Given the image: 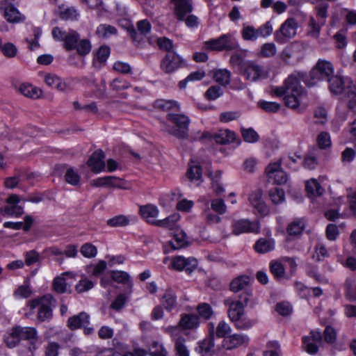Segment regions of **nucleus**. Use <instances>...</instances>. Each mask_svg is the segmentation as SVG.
<instances>
[{"label": "nucleus", "mask_w": 356, "mask_h": 356, "mask_svg": "<svg viewBox=\"0 0 356 356\" xmlns=\"http://www.w3.org/2000/svg\"><path fill=\"white\" fill-rule=\"evenodd\" d=\"M200 321L197 315L194 314H183L177 326H170L165 332L170 334L175 343L176 356H190L186 346V339L182 336L179 327L184 330H193L199 326Z\"/></svg>", "instance_id": "nucleus-1"}, {"label": "nucleus", "mask_w": 356, "mask_h": 356, "mask_svg": "<svg viewBox=\"0 0 356 356\" xmlns=\"http://www.w3.org/2000/svg\"><path fill=\"white\" fill-rule=\"evenodd\" d=\"M54 39L64 42L67 51L76 50L80 56L88 54L91 50V44L87 39H80V35L74 30L66 31L61 28L55 27L52 30Z\"/></svg>", "instance_id": "nucleus-2"}, {"label": "nucleus", "mask_w": 356, "mask_h": 356, "mask_svg": "<svg viewBox=\"0 0 356 356\" xmlns=\"http://www.w3.org/2000/svg\"><path fill=\"white\" fill-rule=\"evenodd\" d=\"M327 82L330 92L334 95L343 92V97L348 101L349 109L356 113V82L344 80L338 75H333Z\"/></svg>", "instance_id": "nucleus-3"}, {"label": "nucleus", "mask_w": 356, "mask_h": 356, "mask_svg": "<svg viewBox=\"0 0 356 356\" xmlns=\"http://www.w3.org/2000/svg\"><path fill=\"white\" fill-rule=\"evenodd\" d=\"M167 120L175 124V128L168 129L167 131L180 139L188 138V125L190 120L188 116L180 113H168Z\"/></svg>", "instance_id": "nucleus-4"}, {"label": "nucleus", "mask_w": 356, "mask_h": 356, "mask_svg": "<svg viewBox=\"0 0 356 356\" xmlns=\"http://www.w3.org/2000/svg\"><path fill=\"white\" fill-rule=\"evenodd\" d=\"M203 48L211 51H232L239 48V44L232 34H223L218 38L204 42Z\"/></svg>", "instance_id": "nucleus-5"}, {"label": "nucleus", "mask_w": 356, "mask_h": 356, "mask_svg": "<svg viewBox=\"0 0 356 356\" xmlns=\"http://www.w3.org/2000/svg\"><path fill=\"white\" fill-rule=\"evenodd\" d=\"M334 68L332 64L326 60H319L316 66L311 70L309 76L310 80L304 81L309 86H314L318 81H328L333 76Z\"/></svg>", "instance_id": "nucleus-6"}, {"label": "nucleus", "mask_w": 356, "mask_h": 356, "mask_svg": "<svg viewBox=\"0 0 356 356\" xmlns=\"http://www.w3.org/2000/svg\"><path fill=\"white\" fill-rule=\"evenodd\" d=\"M306 74L302 72H294L290 74L284 81V85L280 87H275L272 89L274 95L282 97L291 92L292 91H300V82L304 81Z\"/></svg>", "instance_id": "nucleus-7"}, {"label": "nucleus", "mask_w": 356, "mask_h": 356, "mask_svg": "<svg viewBox=\"0 0 356 356\" xmlns=\"http://www.w3.org/2000/svg\"><path fill=\"white\" fill-rule=\"evenodd\" d=\"M305 49L302 43L296 42L286 47L281 52L280 56L286 65H295L304 58Z\"/></svg>", "instance_id": "nucleus-8"}, {"label": "nucleus", "mask_w": 356, "mask_h": 356, "mask_svg": "<svg viewBox=\"0 0 356 356\" xmlns=\"http://www.w3.org/2000/svg\"><path fill=\"white\" fill-rule=\"evenodd\" d=\"M241 74L250 81H257L267 77L264 67L253 60L243 62L240 68Z\"/></svg>", "instance_id": "nucleus-9"}, {"label": "nucleus", "mask_w": 356, "mask_h": 356, "mask_svg": "<svg viewBox=\"0 0 356 356\" xmlns=\"http://www.w3.org/2000/svg\"><path fill=\"white\" fill-rule=\"evenodd\" d=\"M175 4V14L179 21L197 22V17L191 15L193 10L192 0H172Z\"/></svg>", "instance_id": "nucleus-10"}, {"label": "nucleus", "mask_w": 356, "mask_h": 356, "mask_svg": "<svg viewBox=\"0 0 356 356\" xmlns=\"http://www.w3.org/2000/svg\"><path fill=\"white\" fill-rule=\"evenodd\" d=\"M184 65V59L175 51L166 53L160 63L161 70L168 74L175 72Z\"/></svg>", "instance_id": "nucleus-11"}, {"label": "nucleus", "mask_w": 356, "mask_h": 356, "mask_svg": "<svg viewBox=\"0 0 356 356\" xmlns=\"http://www.w3.org/2000/svg\"><path fill=\"white\" fill-rule=\"evenodd\" d=\"M273 32V28L269 24H265L255 29L252 26L243 27L241 34L245 40L254 41L259 38H265L270 35Z\"/></svg>", "instance_id": "nucleus-12"}, {"label": "nucleus", "mask_w": 356, "mask_h": 356, "mask_svg": "<svg viewBox=\"0 0 356 356\" xmlns=\"http://www.w3.org/2000/svg\"><path fill=\"white\" fill-rule=\"evenodd\" d=\"M122 28L126 29L133 42L140 44L144 37L149 32L150 24H124Z\"/></svg>", "instance_id": "nucleus-13"}, {"label": "nucleus", "mask_w": 356, "mask_h": 356, "mask_svg": "<svg viewBox=\"0 0 356 356\" xmlns=\"http://www.w3.org/2000/svg\"><path fill=\"white\" fill-rule=\"evenodd\" d=\"M197 266V261L194 257H184L177 256L172 258L169 268L177 271L185 270L188 273L193 272Z\"/></svg>", "instance_id": "nucleus-14"}, {"label": "nucleus", "mask_w": 356, "mask_h": 356, "mask_svg": "<svg viewBox=\"0 0 356 356\" xmlns=\"http://www.w3.org/2000/svg\"><path fill=\"white\" fill-rule=\"evenodd\" d=\"M232 234L239 235L243 233H259L260 230L259 222L250 221L247 219L233 220L232 223Z\"/></svg>", "instance_id": "nucleus-15"}, {"label": "nucleus", "mask_w": 356, "mask_h": 356, "mask_svg": "<svg viewBox=\"0 0 356 356\" xmlns=\"http://www.w3.org/2000/svg\"><path fill=\"white\" fill-rule=\"evenodd\" d=\"M268 181L273 184L281 185L286 182L287 174L281 168L280 162L270 163L266 168Z\"/></svg>", "instance_id": "nucleus-16"}, {"label": "nucleus", "mask_w": 356, "mask_h": 356, "mask_svg": "<svg viewBox=\"0 0 356 356\" xmlns=\"http://www.w3.org/2000/svg\"><path fill=\"white\" fill-rule=\"evenodd\" d=\"M7 205L3 209V213L8 216L16 217L23 213V208L18 205L19 197L17 195H10L6 200Z\"/></svg>", "instance_id": "nucleus-17"}, {"label": "nucleus", "mask_w": 356, "mask_h": 356, "mask_svg": "<svg viewBox=\"0 0 356 356\" xmlns=\"http://www.w3.org/2000/svg\"><path fill=\"white\" fill-rule=\"evenodd\" d=\"M297 24H282L279 30L275 33L278 42H284L296 34Z\"/></svg>", "instance_id": "nucleus-18"}, {"label": "nucleus", "mask_w": 356, "mask_h": 356, "mask_svg": "<svg viewBox=\"0 0 356 356\" xmlns=\"http://www.w3.org/2000/svg\"><path fill=\"white\" fill-rule=\"evenodd\" d=\"M104 158V152L102 149H98L90 156L87 163L94 172L97 173L105 168Z\"/></svg>", "instance_id": "nucleus-19"}, {"label": "nucleus", "mask_w": 356, "mask_h": 356, "mask_svg": "<svg viewBox=\"0 0 356 356\" xmlns=\"http://www.w3.org/2000/svg\"><path fill=\"white\" fill-rule=\"evenodd\" d=\"M62 20L65 21H78L80 14L74 7H70L65 5L58 6L56 11Z\"/></svg>", "instance_id": "nucleus-20"}, {"label": "nucleus", "mask_w": 356, "mask_h": 356, "mask_svg": "<svg viewBox=\"0 0 356 356\" xmlns=\"http://www.w3.org/2000/svg\"><path fill=\"white\" fill-rule=\"evenodd\" d=\"M90 316L88 313L82 312L77 315L70 317L67 320V327L71 330H75L89 323Z\"/></svg>", "instance_id": "nucleus-21"}, {"label": "nucleus", "mask_w": 356, "mask_h": 356, "mask_svg": "<svg viewBox=\"0 0 356 356\" xmlns=\"http://www.w3.org/2000/svg\"><path fill=\"white\" fill-rule=\"evenodd\" d=\"M249 340V337L247 335L234 334L229 335L224 342L227 349H233L242 345L247 346Z\"/></svg>", "instance_id": "nucleus-22"}, {"label": "nucleus", "mask_w": 356, "mask_h": 356, "mask_svg": "<svg viewBox=\"0 0 356 356\" xmlns=\"http://www.w3.org/2000/svg\"><path fill=\"white\" fill-rule=\"evenodd\" d=\"M212 138L216 143L226 145L234 142L236 134L228 129L219 130L213 136L212 135Z\"/></svg>", "instance_id": "nucleus-23"}, {"label": "nucleus", "mask_w": 356, "mask_h": 356, "mask_svg": "<svg viewBox=\"0 0 356 356\" xmlns=\"http://www.w3.org/2000/svg\"><path fill=\"white\" fill-rule=\"evenodd\" d=\"M226 302L229 306L228 316L232 322L238 320L243 315L244 305L241 301H232L228 303V300H227Z\"/></svg>", "instance_id": "nucleus-24"}, {"label": "nucleus", "mask_w": 356, "mask_h": 356, "mask_svg": "<svg viewBox=\"0 0 356 356\" xmlns=\"http://www.w3.org/2000/svg\"><path fill=\"white\" fill-rule=\"evenodd\" d=\"M188 244L186 233L179 229H177L173 234L170 245L174 250H178L187 246Z\"/></svg>", "instance_id": "nucleus-25"}, {"label": "nucleus", "mask_w": 356, "mask_h": 356, "mask_svg": "<svg viewBox=\"0 0 356 356\" xmlns=\"http://www.w3.org/2000/svg\"><path fill=\"white\" fill-rule=\"evenodd\" d=\"M140 213L148 223L154 225V222L157 221L155 220V218L157 217L159 214V210L156 206L147 204L140 207Z\"/></svg>", "instance_id": "nucleus-26"}, {"label": "nucleus", "mask_w": 356, "mask_h": 356, "mask_svg": "<svg viewBox=\"0 0 356 356\" xmlns=\"http://www.w3.org/2000/svg\"><path fill=\"white\" fill-rule=\"evenodd\" d=\"M161 303L164 308L170 312L177 306V296L170 289H167L161 298Z\"/></svg>", "instance_id": "nucleus-27"}, {"label": "nucleus", "mask_w": 356, "mask_h": 356, "mask_svg": "<svg viewBox=\"0 0 356 356\" xmlns=\"http://www.w3.org/2000/svg\"><path fill=\"white\" fill-rule=\"evenodd\" d=\"M3 15L8 22H19L25 20V16L11 4L3 8Z\"/></svg>", "instance_id": "nucleus-28"}, {"label": "nucleus", "mask_w": 356, "mask_h": 356, "mask_svg": "<svg viewBox=\"0 0 356 356\" xmlns=\"http://www.w3.org/2000/svg\"><path fill=\"white\" fill-rule=\"evenodd\" d=\"M303 92L304 89L300 85V91L294 92L291 90V92H289L284 98L285 105L293 109L297 108L300 105L299 98L303 94Z\"/></svg>", "instance_id": "nucleus-29"}, {"label": "nucleus", "mask_w": 356, "mask_h": 356, "mask_svg": "<svg viewBox=\"0 0 356 356\" xmlns=\"http://www.w3.org/2000/svg\"><path fill=\"white\" fill-rule=\"evenodd\" d=\"M249 200L252 206L261 215H266L268 212V207L261 199L259 193H255L250 195Z\"/></svg>", "instance_id": "nucleus-30"}, {"label": "nucleus", "mask_w": 356, "mask_h": 356, "mask_svg": "<svg viewBox=\"0 0 356 356\" xmlns=\"http://www.w3.org/2000/svg\"><path fill=\"white\" fill-rule=\"evenodd\" d=\"M19 90L24 96L33 99L39 98L42 94L40 88L30 84H22L19 86Z\"/></svg>", "instance_id": "nucleus-31"}, {"label": "nucleus", "mask_w": 356, "mask_h": 356, "mask_svg": "<svg viewBox=\"0 0 356 356\" xmlns=\"http://www.w3.org/2000/svg\"><path fill=\"white\" fill-rule=\"evenodd\" d=\"M179 215L177 213L172 214L163 220L154 222V225L160 227L168 228L169 229H177V222L179 220Z\"/></svg>", "instance_id": "nucleus-32"}, {"label": "nucleus", "mask_w": 356, "mask_h": 356, "mask_svg": "<svg viewBox=\"0 0 356 356\" xmlns=\"http://www.w3.org/2000/svg\"><path fill=\"white\" fill-rule=\"evenodd\" d=\"M275 248V243L273 239L260 238L254 245L256 252L259 253H266L273 250Z\"/></svg>", "instance_id": "nucleus-33"}, {"label": "nucleus", "mask_w": 356, "mask_h": 356, "mask_svg": "<svg viewBox=\"0 0 356 356\" xmlns=\"http://www.w3.org/2000/svg\"><path fill=\"white\" fill-rule=\"evenodd\" d=\"M44 82L51 88H56L58 90L63 91L66 88V84L62 82L61 79L53 74H47L44 76Z\"/></svg>", "instance_id": "nucleus-34"}, {"label": "nucleus", "mask_w": 356, "mask_h": 356, "mask_svg": "<svg viewBox=\"0 0 356 356\" xmlns=\"http://www.w3.org/2000/svg\"><path fill=\"white\" fill-rule=\"evenodd\" d=\"M15 332H17L20 340H31L36 338L37 331L31 327H15Z\"/></svg>", "instance_id": "nucleus-35"}, {"label": "nucleus", "mask_w": 356, "mask_h": 356, "mask_svg": "<svg viewBox=\"0 0 356 356\" xmlns=\"http://www.w3.org/2000/svg\"><path fill=\"white\" fill-rule=\"evenodd\" d=\"M250 282V277L247 275H240L234 279L230 283V290L238 292L244 289Z\"/></svg>", "instance_id": "nucleus-36"}, {"label": "nucleus", "mask_w": 356, "mask_h": 356, "mask_svg": "<svg viewBox=\"0 0 356 356\" xmlns=\"http://www.w3.org/2000/svg\"><path fill=\"white\" fill-rule=\"evenodd\" d=\"M306 191L313 197L320 196L323 193L324 189L316 179H310L306 182Z\"/></svg>", "instance_id": "nucleus-37"}, {"label": "nucleus", "mask_w": 356, "mask_h": 356, "mask_svg": "<svg viewBox=\"0 0 356 356\" xmlns=\"http://www.w3.org/2000/svg\"><path fill=\"white\" fill-rule=\"evenodd\" d=\"M305 227V222L302 219H296L288 225L286 231L290 236H298L302 233Z\"/></svg>", "instance_id": "nucleus-38"}, {"label": "nucleus", "mask_w": 356, "mask_h": 356, "mask_svg": "<svg viewBox=\"0 0 356 356\" xmlns=\"http://www.w3.org/2000/svg\"><path fill=\"white\" fill-rule=\"evenodd\" d=\"M231 73L227 70H218L214 72L215 81L222 86H227L230 82Z\"/></svg>", "instance_id": "nucleus-39"}, {"label": "nucleus", "mask_w": 356, "mask_h": 356, "mask_svg": "<svg viewBox=\"0 0 356 356\" xmlns=\"http://www.w3.org/2000/svg\"><path fill=\"white\" fill-rule=\"evenodd\" d=\"M154 106L157 108L163 111H175L179 110V105L175 101L159 99L155 102Z\"/></svg>", "instance_id": "nucleus-40"}, {"label": "nucleus", "mask_w": 356, "mask_h": 356, "mask_svg": "<svg viewBox=\"0 0 356 356\" xmlns=\"http://www.w3.org/2000/svg\"><path fill=\"white\" fill-rule=\"evenodd\" d=\"M116 33L117 30L114 26L106 24H101L96 31V34L102 38H107Z\"/></svg>", "instance_id": "nucleus-41"}, {"label": "nucleus", "mask_w": 356, "mask_h": 356, "mask_svg": "<svg viewBox=\"0 0 356 356\" xmlns=\"http://www.w3.org/2000/svg\"><path fill=\"white\" fill-rule=\"evenodd\" d=\"M52 309L47 304H41L38 311V319L40 321H49L52 318Z\"/></svg>", "instance_id": "nucleus-42"}, {"label": "nucleus", "mask_w": 356, "mask_h": 356, "mask_svg": "<svg viewBox=\"0 0 356 356\" xmlns=\"http://www.w3.org/2000/svg\"><path fill=\"white\" fill-rule=\"evenodd\" d=\"M241 133L243 140L249 143H254L259 140V134L252 128H241Z\"/></svg>", "instance_id": "nucleus-43"}, {"label": "nucleus", "mask_w": 356, "mask_h": 356, "mask_svg": "<svg viewBox=\"0 0 356 356\" xmlns=\"http://www.w3.org/2000/svg\"><path fill=\"white\" fill-rule=\"evenodd\" d=\"M281 348L277 341H270L266 343V350L264 356H281Z\"/></svg>", "instance_id": "nucleus-44"}, {"label": "nucleus", "mask_w": 356, "mask_h": 356, "mask_svg": "<svg viewBox=\"0 0 356 356\" xmlns=\"http://www.w3.org/2000/svg\"><path fill=\"white\" fill-rule=\"evenodd\" d=\"M205 76L204 71H196L191 72L188 76L184 80L179 81V86L181 89H184L186 87L187 83L189 81H200Z\"/></svg>", "instance_id": "nucleus-45"}, {"label": "nucleus", "mask_w": 356, "mask_h": 356, "mask_svg": "<svg viewBox=\"0 0 356 356\" xmlns=\"http://www.w3.org/2000/svg\"><path fill=\"white\" fill-rule=\"evenodd\" d=\"M94 286L95 283L92 281L83 276L76 284L75 290L77 293H81L90 290L94 287Z\"/></svg>", "instance_id": "nucleus-46"}, {"label": "nucleus", "mask_w": 356, "mask_h": 356, "mask_svg": "<svg viewBox=\"0 0 356 356\" xmlns=\"http://www.w3.org/2000/svg\"><path fill=\"white\" fill-rule=\"evenodd\" d=\"M270 270L275 279L280 280L284 277L285 270L280 262L276 261H271L270 264Z\"/></svg>", "instance_id": "nucleus-47"}, {"label": "nucleus", "mask_w": 356, "mask_h": 356, "mask_svg": "<svg viewBox=\"0 0 356 356\" xmlns=\"http://www.w3.org/2000/svg\"><path fill=\"white\" fill-rule=\"evenodd\" d=\"M231 332L232 328L230 325L225 321H221L216 327V335L218 338H225L228 337Z\"/></svg>", "instance_id": "nucleus-48"}, {"label": "nucleus", "mask_w": 356, "mask_h": 356, "mask_svg": "<svg viewBox=\"0 0 356 356\" xmlns=\"http://www.w3.org/2000/svg\"><path fill=\"white\" fill-rule=\"evenodd\" d=\"M269 197L272 202L277 204L282 203L284 201L285 194L283 189L275 187L269 191Z\"/></svg>", "instance_id": "nucleus-49"}, {"label": "nucleus", "mask_w": 356, "mask_h": 356, "mask_svg": "<svg viewBox=\"0 0 356 356\" xmlns=\"http://www.w3.org/2000/svg\"><path fill=\"white\" fill-rule=\"evenodd\" d=\"M277 53V48L274 43H264L261 47L259 55L262 57L270 58L274 56Z\"/></svg>", "instance_id": "nucleus-50"}, {"label": "nucleus", "mask_w": 356, "mask_h": 356, "mask_svg": "<svg viewBox=\"0 0 356 356\" xmlns=\"http://www.w3.org/2000/svg\"><path fill=\"white\" fill-rule=\"evenodd\" d=\"M187 177L191 181H200L202 168L198 164L191 165L187 170Z\"/></svg>", "instance_id": "nucleus-51"}, {"label": "nucleus", "mask_w": 356, "mask_h": 356, "mask_svg": "<svg viewBox=\"0 0 356 356\" xmlns=\"http://www.w3.org/2000/svg\"><path fill=\"white\" fill-rule=\"evenodd\" d=\"M347 296L353 300H356V280L348 278L345 282Z\"/></svg>", "instance_id": "nucleus-52"}, {"label": "nucleus", "mask_w": 356, "mask_h": 356, "mask_svg": "<svg viewBox=\"0 0 356 356\" xmlns=\"http://www.w3.org/2000/svg\"><path fill=\"white\" fill-rule=\"evenodd\" d=\"M20 341V339L17 332H15V327H13L10 332L4 338V342L6 346L10 348L15 347L19 342Z\"/></svg>", "instance_id": "nucleus-53"}, {"label": "nucleus", "mask_w": 356, "mask_h": 356, "mask_svg": "<svg viewBox=\"0 0 356 356\" xmlns=\"http://www.w3.org/2000/svg\"><path fill=\"white\" fill-rule=\"evenodd\" d=\"M111 278L114 282L121 284H127L129 282V275L127 273L121 270L111 271Z\"/></svg>", "instance_id": "nucleus-54"}, {"label": "nucleus", "mask_w": 356, "mask_h": 356, "mask_svg": "<svg viewBox=\"0 0 356 356\" xmlns=\"http://www.w3.org/2000/svg\"><path fill=\"white\" fill-rule=\"evenodd\" d=\"M129 223V218L122 215L116 216L107 221V224L111 227H123Z\"/></svg>", "instance_id": "nucleus-55"}, {"label": "nucleus", "mask_w": 356, "mask_h": 356, "mask_svg": "<svg viewBox=\"0 0 356 356\" xmlns=\"http://www.w3.org/2000/svg\"><path fill=\"white\" fill-rule=\"evenodd\" d=\"M197 309L199 315L206 320L209 319L213 314L211 307L207 303L199 304Z\"/></svg>", "instance_id": "nucleus-56"}, {"label": "nucleus", "mask_w": 356, "mask_h": 356, "mask_svg": "<svg viewBox=\"0 0 356 356\" xmlns=\"http://www.w3.org/2000/svg\"><path fill=\"white\" fill-rule=\"evenodd\" d=\"M81 254L87 258H92L97 255V248L90 243L83 244L80 250Z\"/></svg>", "instance_id": "nucleus-57"}, {"label": "nucleus", "mask_w": 356, "mask_h": 356, "mask_svg": "<svg viewBox=\"0 0 356 356\" xmlns=\"http://www.w3.org/2000/svg\"><path fill=\"white\" fill-rule=\"evenodd\" d=\"M126 302V296L123 293H120L115 298V299L111 304L110 308L116 312H120L124 307Z\"/></svg>", "instance_id": "nucleus-58"}, {"label": "nucleus", "mask_w": 356, "mask_h": 356, "mask_svg": "<svg viewBox=\"0 0 356 356\" xmlns=\"http://www.w3.org/2000/svg\"><path fill=\"white\" fill-rule=\"evenodd\" d=\"M307 274L319 283L327 282V279L318 273V267L316 266H309L307 270Z\"/></svg>", "instance_id": "nucleus-59"}, {"label": "nucleus", "mask_w": 356, "mask_h": 356, "mask_svg": "<svg viewBox=\"0 0 356 356\" xmlns=\"http://www.w3.org/2000/svg\"><path fill=\"white\" fill-rule=\"evenodd\" d=\"M211 207L213 211L216 212L218 215H222L225 213L227 211V207L222 199H214L211 201Z\"/></svg>", "instance_id": "nucleus-60"}, {"label": "nucleus", "mask_w": 356, "mask_h": 356, "mask_svg": "<svg viewBox=\"0 0 356 356\" xmlns=\"http://www.w3.org/2000/svg\"><path fill=\"white\" fill-rule=\"evenodd\" d=\"M234 326L239 330H248L254 325V321L246 317H239L238 320L232 321Z\"/></svg>", "instance_id": "nucleus-61"}, {"label": "nucleus", "mask_w": 356, "mask_h": 356, "mask_svg": "<svg viewBox=\"0 0 356 356\" xmlns=\"http://www.w3.org/2000/svg\"><path fill=\"white\" fill-rule=\"evenodd\" d=\"M259 106L268 113H275L280 108V105L274 102L260 101L258 102Z\"/></svg>", "instance_id": "nucleus-62"}, {"label": "nucleus", "mask_w": 356, "mask_h": 356, "mask_svg": "<svg viewBox=\"0 0 356 356\" xmlns=\"http://www.w3.org/2000/svg\"><path fill=\"white\" fill-rule=\"evenodd\" d=\"M65 181L72 185L76 186L80 181V176L72 168H68L65 175Z\"/></svg>", "instance_id": "nucleus-63"}, {"label": "nucleus", "mask_w": 356, "mask_h": 356, "mask_svg": "<svg viewBox=\"0 0 356 356\" xmlns=\"http://www.w3.org/2000/svg\"><path fill=\"white\" fill-rule=\"evenodd\" d=\"M317 144L321 149H326L330 147L331 140L330 134L327 132H321L317 137Z\"/></svg>", "instance_id": "nucleus-64"}]
</instances>
